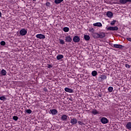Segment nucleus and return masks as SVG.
Here are the masks:
<instances>
[{"label": "nucleus", "mask_w": 131, "mask_h": 131, "mask_svg": "<svg viewBox=\"0 0 131 131\" xmlns=\"http://www.w3.org/2000/svg\"><path fill=\"white\" fill-rule=\"evenodd\" d=\"M59 42L61 45H65V42L64 41V40L63 39H59Z\"/></svg>", "instance_id": "27"}, {"label": "nucleus", "mask_w": 131, "mask_h": 131, "mask_svg": "<svg viewBox=\"0 0 131 131\" xmlns=\"http://www.w3.org/2000/svg\"><path fill=\"white\" fill-rule=\"evenodd\" d=\"M46 6H47V7H50V6H51V3H50V2H47V3H46Z\"/></svg>", "instance_id": "33"}, {"label": "nucleus", "mask_w": 131, "mask_h": 131, "mask_svg": "<svg viewBox=\"0 0 131 131\" xmlns=\"http://www.w3.org/2000/svg\"><path fill=\"white\" fill-rule=\"evenodd\" d=\"M126 127H127V129H131V122H129L127 123L126 125Z\"/></svg>", "instance_id": "16"}, {"label": "nucleus", "mask_w": 131, "mask_h": 131, "mask_svg": "<svg viewBox=\"0 0 131 131\" xmlns=\"http://www.w3.org/2000/svg\"><path fill=\"white\" fill-rule=\"evenodd\" d=\"M100 121L103 124H106V123H108V119L105 117L101 118Z\"/></svg>", "instance_id": "4"}, {"label": "nucleus", "mask_w": 131, "mask_h": 131, "mask_svg": "<svg viewBox=\"0 0 131 131\" xmlns=\"http://www.w3.org/2000/svg\"><path fill=\"white\" fill-rule=\"evenodd\" d=\"M67 115H62L61 116V120L63 121H66L67 120Z\"/></svg>", "instance_id": "12"}, {"label": "nucleus", "mask_w": 131, "mask_h": 131, "mask_svg": "<svg viewBox=\"0 0 131 131\" xmlns=\"http://www.w3.org/2000/svg\"><path fill=\"white\" fill-rule=\"evenodd\" d=\"M105 36V33L101 32L99 33V38H103Z\"/></svg>", "instance_id": "15"}, {"label": "nucleus", "mask_w": 131, "mask_h": 131, "mask_svg": "<svg viewBox=\"0 0 131 131\" xmlns=\"http://www.w3.org/2000/svg\"><path fill=\"white\" fill-rule=\"evenodd\" d=\"M125 67L126 68H130V66H129V64H125Z\"/></svg>", "instance_id": "35"}, {"label": "nucleus", "mask_w": 131, "mask_h": 131, "mask_svg": "<svg viewBox=\"0 0 131 131\" xmlns=\"http://www.w3.org/2000/svg\"><path fill=\"white\" fill-rule=\"evenodd\" d=\"M107 30H112L113 31V27H110L107 28Z\"/></svg>", "instance_id": "34"}, {"label": "nucleus", "mask_w": 131, "mask_h": 131, "mask_svg": "<svg viewBox=\"0 0 131 131\" xmlns=\"http://www.w3.org/2000/svg\"><path fill=\"white\" fill-rule=\"evenodd\" d=\"M93 26H97V27H102V24L101 23H96L93 24Z\"/></svg>", "instance_id": "13"}, {"label": "nucleus", "mask_w": 131, "mask_h": 131, "mask_svg": "<svg viewBox=\"0 0 131 131\" xmlns=\"http://www.w3.org/2000/svg\"><path fill=\"white\" fill-rule=\"evenodd\" d=\"M108 92H110V93H112V92H113V87H112V86H110V87L108 88Z\"/></svg>", "instance_id": "25"}, {"label": "nucleus", "mask_w": 131, "mask_h": 131, "mask_svg": "<svg viewBox=\"0 0 131 131\" xmlns=\"http://www.w3.org/2000/svg\"><path fill=\"white\" fill-rule=\"evenodd\" d=\"M62 2H63V0H55L54 3L56 5H58L59 4H61V3H62Z\"/></svg>", "instance_id": "20"}, {"label": "nucleus", "mask_w": 131, "mask_h": 131, "mask_svg": "<svg viewBox=\"0 0 131 131\" xmlns=\"http://www.w3.org/2000/svg\"><path fill=\"white\" fill-rule=\"evenodd\" d=\"M84 38L85 40H90V36L89 35H84Z\"/></svg>", "instance_id": "23"}, {"label": "nucleus", "mask_w": 131, "mask_h": 131, "mask_svg": "<svg viewBox=\"0 0 131 131\" xmlns=\"http://www.w3.org/2000/svg\"><path fill=\"white\" fill-rule=\"evenodd\" d=\"M92 114L96 115L97 114H99V112H98V111L96 110H93V111H92Z\"/></svg>", "instance_id": "19"}, {"label": "nucleus", "mask_w": 131, "mask_h": 131, "mask_svg": "<svg viewBox=\"0 0 131 131\" xmlns=\"http://www.w3.org/2000/svg\"><path fill=\"white\" fill-rule=\"evenodd\" d=\"M98 74V73L97 72V71H93L92 72V76H97Z\"/></svg>", "instance_id": "22"}, {"label": "nucleus", "mask_w": 131, "mask_h": 131, "mask_svg": "<svg viewBox=\"0 0 131 131\" xmlns=\"http://www.w3.org/2000/svg\"><path fill=\"white\" fill-rule=\"evenodd\" d=\"M118 30V27H113V31Z\"/></svg>", "instance_id": "29"}, {"label": "nucleus", "mask_w": 131, "mask_h": 131, "mask_svg": "<svg viewBox=\"0 0 131 131\" xmlns=\"http://www.w3.org/2000/svg\"><path fill=\"white\" fill-rule=\"evenodd\" d=\"M18 117L16 116L13 117V120H15V121H17V120H18Z\"/></svg>", "instance_id": "28"}, {"label": "nucleus", "mask_w": 131, "mask_h": 131, "mask_svg": "<svg viewBox=\"0 0 131 131\" xmlns=\"http://www.w3.org/2000/svg\"><path fill=\"white\" fill-rule=\"evenodd\" d=\"M1 46H5L6 45V42H5L4 41H2L1 42Z\"/></svg>", "instance_id": "31"}, {"label": "nucleus", "mask_w": 131, "mask_h": 131, "mask_svg": "<svg viewBox=\"0 0 131 131\" xmlns=\"http://www.w3.org/2000/svg\"><path fill=\"white\" fill-rule=\"evenodd\" d=\"M64 58V56L63 55H58L56 57L57 60H61V59H63Z\"/></svg>", "instance_id": "14"}, {"label": "nucleus", "mask_w": 131, "mask_h": 131, "mask_svg": "<svg viewBox=\"0 0 131 131\" xmlns=\"http://www.w3.org/2000/svg\"><path fill=\"white\" fill-rule=\"evenodd\" d=\"M1 74L2 75H6L7 74V71H6V70H5L4 69H3L2 71H1Z\"/></svg>", "instance_id": "21"}, {"label": "nucleus", "mask_w": 131, "mask_h": 131, "mask_svg": "<svg viewBox=\"0 0 131 131\" xmlns=\"http://www.w3.org/2000/svg\"><path fill=\"white\" fill-rule=\"evenodd\" d=\"M93 36H94V37H95V38H100L99 34L98 33H94Z\"/></svg>", "instance_id": "17"}, {"label": "nucleus", "mask_w": 131, "mask_h": 131, "mask_svg": "<svg viewBox=\"0 0 131 131\" xmlns=\"http://www.w3.org/2000/svg\"><path fill=\"white\" fill-rule=\"evenodd\" d=\"M64 91L67 93H74L73 90L70 89L68 88H66L64 89Z\"/></svg>", "instance_id": "11"}, {"label": "nucleus", "mask_w": 131, "mask_h": 131, "mask_svg": "<svg viewBox=\"0 0 131 131\" xmlns=\"http://www.w3.org/2000/svg\"><path fill=\"white\" fill-rule=\"evenodd\" d=\"M65 40L67 42H71L72 41V38L70 35L66 37Z\"/></svg>", "instance_id": "5"}, {"label": "nucleus", "mask_w": 131, "mask_h": 131, "mask_svg": "<svg viewBox=\"0 0 131 131\" xmlns=\"http://www.w3.org/2000/svg\"><path fill=\"white\" fill-rule=\"evenodd\" d=\"M34 2H35V1H36V0H33Z\"/></svg>", "instance_id": "40"}, {"label": "nucleus", "mask_w": 131, "mask_h": 131, "mask_svg": "<svg viewBox=\"0 0 131 131\" xmlns=\"http://www.w3.org/2000/svg\"><path fill=\"white\" fill-rule=\"evenodd\" d=\"M78 123H79V124H80V125H81V124H82V122L80 121H79L78 122Z\"/></svg>", "instance_id": "36"}, {"label": "nucleus", "mask_w": 131, "mask_h": 131, "mask_svg": "<svg viewBox=\"0 0 131 131\" xmlns=\"http://www.w3.org/2000/svg\"><path fill=\"white\" fill-rule=\"evenodd\" d=\"M63 31H64V32H68V31H69V28H68V27H64L63 28Z\"/></svg>", "instance_id": "24"}, {"label": "nucleus", "mask_w": 131, "mask_h": 131, "mask_svg": "<svg viewBox=\"0 0 131 131\" xmlns=\"http://www.w3.org/2000/svg\"><path fill=\"white\" fill-rule=\"evenodd\" d=\"M50 111L52 115H56V114H58V111L56 109L50 110Z\"/></svg>", "instance_id": "8"}, {"label": "nucleus", "mask_w": 131, "mask_h": 131, "mask_svg": "<svg viewBox=\"0 0 131 131\" xmlns=\"http://www.w3.org/2000/svg\"><path fill=\"white\" fill-rule=\"evenodd\" d=\"M71 123L73 125L74 124H76L77 123V119L75 118H71Z\"/></svg>", "instance_id": "6"}, {"label": "nucleus", "mask_w": 131, "mask_h": 131, "mask_svg": "<svg viewBox=\"0 0 131 131\" xmlns=\"http://www.w3.org/2000/svg\"><path fill=\"white\" fill-rule=\"evenodd\" d=\"M19 34L22 36L26 35L27 34V31L25 30V29H21L20 32Z\"/></svg>", "instance_id": "1"}, {"label": "nucleus", "mask_w": 131, "mask_h": 131, "mask_svg": "<svg viewBox=\"0 0 131 131\" xmlns=\"http://www.w3.org/2000/svg\"><path fill=\"white\" fill-rule=\"evenodd\" d=\"M2 17V12H0V17Z\"/></svg>", "instance_id": "39"}, {"label": "nucleus", "mask_w": 131, "mask_h": 131, "mask_svg": "<svg viewBox=\"0 0 131 131\" xmlns=\"http://www.w3.org/2000/svg\"><path fill=\"white\" fill-rule=\"evenodd\" d=\"M80 40V38H79V37H78V36H75L73 38V41H74V42H78Z\"/></svg>", "instance_id": "9"}, {"label": "nucleus", "mask_w": 131, "mask_h": 131, "mask_svg": "<svg viewBox=\"0 0 131 131\" xmlns=\"http://www.w3.org/2000/svg\"><path fill=\"white\" fill-rule=\"evenodd\" d=\"M107 79V76L104 75H100L98 77V80H99V81H103V80H105V79Z\"/></svg>", "instance_id": "2"}, {"label": "nucleus", "mask_w": 131, "mask_h": 131, "mask_svg": "<svg viewBox=\"0 0 131 131\" xmlns=\"http://www.w3.org/2000/svg\"><path fill=\"white\" fill-rule=\"evenodd\" d=\"M120 2L121 4H125L128 2L131 3V0H120Z\"/></svg>", "instance_id": "10"}, {"label": "nucleus", "mask_w": 131, "mask_h": 131, "mask_svg": "<svg viewBox=\"0 0 131 131\" xmlns=\"http://www.w3.org/2000/svg\"><path fill=\"white\" fill-rule=\"evenodd\" d=\"M116 23V20H113L111 23V25H114Z\"/></svg>", "instance_id": "32"}, {"label": "nucleus", "mask_w": 131, "mask_h": 131, "mask_svg": "<svg viewBox=\"0 0 131 131\" xmlns=\"http://www.w3.org/2000/svg\"><path fill=\"white\" fill-rule=\"evenodd\" d=\"M26 112H27V113H28V114H31V113H32V111H31V110H26Z\"/></svg>", "instance_id": "26"}, {"label": "nucleus", "mask_w": 131, "mask_h": 131, "mask_svg": "<svg viewBox=\"0 0 131 131\" xmlns=\"http://www.w3.org/2000/svg\"><path fill=\"white\" fill-rule=\"evenodd\" d=\"M52 67H53V66L51 65H49L48 68H52Z\"/></svg>", "instance_id": "38"}, {"label": "nucleus", "mask_w": 131, "mask_h": 131, "mask_svg": "<svg viewBox=\"0 0 131 131\" xmlns=\"http://www.w3.org/2000/svg\"><path fill=\"white\" fill-rule=\"evenodd\" d=\"M36 37H37V38H39L40 39H45V38H46V36L43 34H39L36 35Z\"/></svg>", "instance_id": "3"}, {"label": "nucleus", "mask_w": 131, "mask_h": 131, "mask_svg": "<svg viewBox=\"0 0 131 131\" xmlns=\"http://www.w3.org/2000/svg\"><path fill=\"white\" fill-rule=\"evenodd\" d=\"M127 39L129 41H131V38H127Z\"/></svg>", "instance_id": "37"}, {"label": "nucleus", "mask_w": 131, "mask_h": 131, "mask_svg": "<svg viewBox=\"0 0 131 131\" xmlns=\"http://www.w3.org/2000/svg\"><path fill=\"white\" fill-rule=\"evenodd\" d=\"M106 16H107V17H112V16H113V13H112V12H110V11H108L106 13Z\"/></svg>", "instance_id": "18"}, {"label": "nucleus", "mask_w": 131, "mask_h": 131, "mask_svg": "<svg viewBox=\"0 0 131 131\" xmlns=\"http://www.w3.org/2000/svg\"><path fill=\"white\" fill-rule=\"evenodd\" d=\"M114 47L117 49H123L124 48V46L119 44H114Z\"/></svg>", "instance_id": "7"}, {"label": "nucleus", "mask_w": 131, "mask_h": 131, "mask_svg": "<svg viewBox=\"0 0 131 131\" xmlns=\"http://www.w3.org/2000/svg\"><path fill=\"white\" fill-rule=\"evenodd\" d=\"M0 100L4 101V100H6V97L5 96H2L0 97Z\"/></svg>", "instance_id": "30"}]
</instances>
